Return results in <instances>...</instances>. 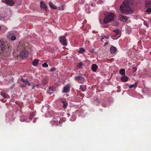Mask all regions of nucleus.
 <instances>
[{"label": "nucleus", "instance_id": "f257e3e1", "mask_svg": "<svg viewBox=\"0 0 151 151\" xmlns=\"http://www.w3.org/2000/svg\"><path fill=\"white\" fill-rule=\"evenodd\" d=\"M120 9L121 12L125 14H129L132 12V10L129 7L127 0H125L120 6Z\"/></svg>", "mask_w": 151, "mask_h": 151}, {"label": "nucleus", "instance_id": "f03ea898", "mask_svg": "<svg viewBox=\"0 0 151 151\" xmlns=\"http://www.w3.org/2000/svg\"><path fill=\"white\" fill-rule=\"evenodd\" d=\"M114 19V14L113 13H107L105 14L104 19V24H107L111 21H113Z\"/></svg>", "mask_w": 151, "mask_h": 151}, {"label": "nucleus", "instance_id": "7ed1b4c3", "mask_svg": "<svg viewBox=\"0 0 151 151\" xmlns=\"http://www.w3.org/2000/svg\"><path fill=\"white\" fill-rule=\"evenodd\" d=\"M83 75L80 74L79 75L76 76L74 77L75 80L79 83H83L85 81V79L82 76Z\"/></svg>", "mask_w": 151, "mask_h": 151}, {"label": "nucleus", "instance_id": "20e7f679", "mask_svg": "<svg viewBox=\"0 0 151 151\" xmlns=\"http://www.w3.org/2000/svg\"><path fill=\"white\" fill-rule=\"evenodd\" d=\"M59 40L60 42L63 45L66 46L67 45L66 39L65 36H60Z\"/></svg>", "mask_w": 151, "mask_h": 151}, {"label": "nucleus", "instance_id": "39448f33", "mask_svg": "<svg viewBox=\"0 0 151 151\" xmlns=\"http://www.w3.org/2000/svg\"><path fill=\"white\" fill-rule=\"evenodd\" d=\"M28 54V51L25 50H23L21 51L20 53V56L23 58L27 57Z\"/></svg>", "mask_w": 151, "mask_h": 151}, {"label": "nucleus", "instance_id": "423d86ee", "mask_svg": "<svg viewBox=\"0 0 151 151\" xmlns=\"http://www.w3.org/2000/svg\"><path fill=\"white\" fill-rule=\"evenodd\" d=\"M2 1L6 4L10 6H13L14 4V1L13 0H2Z\"/></svg>", "mask_w": 151, "mask_h": 151}, {"label": "nucleus", "instance_id": "0eeeda50", "mask_svg": "<svg viewBox=\"0 0 151 151\" xmlns=\"http://www.w3.org/2000/svg\"><path fill=\"white\" fill-rule=\"evenodd\" d=\"M70 86L69 84L66 85L63 88V92L66 93L69 92L70 89Z\"/></svg>", "mask_w": 151, "mask_h": 151}, {"label": "nucleus", "instance_id": "6e6552de", "mask_svg": "<svg viewBox=\"0 0 151 151\" xmlns=\"http://www.w3.org/2000/svg\"><path fill=\"white\" fill-rule=\"evenodd\" d=\"M60 101L63 104V107L65 109L66 108L68 105L66 100L64 99H61Z\"/></svg>", "mask_w": 151, "mask_h": 151}, {"label": "nucleus", "instance_id": "1a4fd4ad", "mask_svg": "<svg viewBox=\"0 0 151 151\" xmlns=\"http://www.w3.org/2000/svg\"><path fill=\"white\" fill-rule=\"evenodd\" d=\"M119 33V31L118 29H116L113 30L112 32L111 35L113 37H115L118 35Z\"/></svg>", "mask_w": 151, "mask_h": 151}, {"label": "nucleus", "instance_id": "9d476101", "mask_svg": "<svg viewBox=\"0 0 151 151\" xmlns=\"http://www.w3.org/2000/svg\"><path fill=\"white\" fill-rule=\"evenodd\" d=\"M119 19L120 21L122 22H126L127 21V18L126 16L122 15H121L119 16Z\"/></svg>", "mask_w": 151, "mask_h": 151}, {"label": "nucleus", "instance_id": "9b49d317", "mask_svg": "<svg viewBox=\"0 0 151 151\" xmlns=\"http://www.w3.org/2000/svg\"><path fill=\"white\" fill-rule=\"evenodd\" d=\"M116 48L113 46H112L110 48L111 53L112 54H114L116 52Z\"/></svg>", "mask_w": 151, "mask_h": 151}, {"label": "nucleus", "instance_id": "f8f14e48", "mask_svg": "<svg viewBox=\"0 0 151 151\" xmlns=\"http://www.w3.org/2000/svg\"><path fill=\"white\" fill-rule=\"evenodd\" d=\"M40 5L41 9L46 10L47 6L42 1H41Z\"/></svg>", "mask_w": 151, "mask_h": 151}, {"label": "nucleus", "instance_id": "ddd939ff", "mask_svg": "<svg viewBox=\"0 0 151 151\" xmlns=\"http://www.w3.org/2000/svg\"><path fill=\"white\" fill-rule=\"evenodd\" d=\"M98 67L96 64H93L92 65L91 67V70L93 72H96Z\"/></svg>", "mask_w": 151, "mask_h": 151}, {"label": "nucleus", "instance_id": "4468645a", "mask_svg": "<svg viewBox=\"0 0 151 151\" xmlns=\"http://www.w3.org/2000/svg\"><path fill=\"white\" fill-rule=\"evenodd\" d=\"M6 45V44L5 43L0 40V47L1 48V49L4 48Z\"/></svg>", "mask_w": 151, "mask_h": 151}, {"label": "nucleus", "instance_id": "2eb2a0df", "mask_svg": "<svg viewBox=\"0 0 151 151\" xmlns=\"http://www.w3.org/2000/svg\"><path fill=\"white\" fill-rule=\"evenodd\" d=\"M121 80L122 82H126L127 81L128 79V77L125 76H122L121 78Z\"/></svg>", "mask_w": 151, "mask_h": 151}, {"label": "nucleus", "instance_id": "dca6fc26", "mask_svg": "<svg viewBox=\"0 0 151 151\" xmlns=\"http://www.w3.org/2000/svg\"><path fill=\"white\" fill-rule=\"evenodd\" d=\"M50 122L53 126L55 125L57 126L58 124V120L57 121L56 120H52Z\"/></svg>", "mask_w": 151, "mask_h": 151}, {"label": "nucleus", "instance_id": "f3484780", "mask_svg": "<svg viewBox=\"0 0 151 151\" xmlns=\"http://www.w3.org/2000/svg\"><path fill=\"white\" fill-rule=\"evenodd\" d=\"M39 60L37 59H35L32 62V65L34 66H37L39 63Z\"/></svg>", "mask_w": 151, "mask_h": 151}, {"label": "nucleus", "instance_id": "a211bd4d", "mask_svg": "<svg viewBox=\"0 0 151 151\" xmlns=\"http://www.w3.org/2000/svg\"><path fill=\"white\" fill-rule=\"evenodd\" d=\"M49 4L50 8L53 9H57V7L54 5V4L50 2Z\"/></svg>", "mask_w": 151, "mask_h": 151}, {"label": "nucleus", "instance_id": "6ab92c4d", "mask_svg": "<svg viewBox=\"0 0 151 151\" xmlns=\"http://www.w3.org/2000/svg\"><path fill=\"white\" fill-rule=\"evenodd\" d=\"M145 5L147 7H151V1H148L146 2Z\"/></svg>", "mask_w": 151, "mask_h": 151}, {"label": "nucleus", "instance_id": "aec40b11", "mask_svg": "<svg viewBox=\"0 0 151 151\" xmlns=\"http://www.w3.org/2000/svg\"><path fill=\"white\" fill-rule=\"evenodd\" d=\"M35 116V113L33 112H32L30 114L29 116V120H32Z\"/></svg>", "mask_w": 151, "mask_h": 151}, {"label": "nucleus", "instance_id": "412c9836", "mask_svg": "<svg viewBox=\"0 0 151 151\" xmlns=\"http://www.w3.org/2000/svg\"><path fill=\"white\" fill-rule=\"evenodd\" d=\"M119 73L122 75H124L125 74V70L123 68L121 69L119 71Z\"/></svg>", "mask_w": 151, "mask_h": 151}, {"label": "nucleus", "instance_id": "4be33fe9", "mask_svg": "<svg viewBox=\"0 0 151 151\" xmlns=\"http://www.w3.org/2000/svg\"><path fill=\"white\" fill-rule=\"evenodd\" d=\"M4 51V49H1L0 47V58H1L3 55V52Z\"/></svg>", "mask_w": 151, "mask_h": 151}, {"label": "nucleus", "instance_id": "5701e85b", "mask_svg": "<svg viewBox=\"0 0 151 151\" xmlns=\"http://www.w3.org/2000/svg\"><path fill=\"white\" fill-rule=\"evenodd\" d=\"M85 50V49L81 47L79 49V50L78 51V52L80 53H82Z\"/></svg>", "mask_w": 151, "mask_h": 151}, {"label": "nucleus", "instance_id": "b1692460", "mask_svg": "<svg viewBox=\"0 0 151 151\" xmlns=\"http://www.w3.org/2000/svg\"><path fill=\"white\" fill-rule=\"evenodd\" d=\"M83 65V63L82 62H80L77 64V66L79 68H81Z\"/></svg>", "mask_w": 151, "mask_h": 151}, {"label": "nucleus", "instance_id": "393cba45", "mask_svg": "<svg viewBox=\"0 0 151 151\" xmlns=\"http://www.w3.org/2000/svg\"><path fill=\"white\" fill-rule=\"evenodd\" d=\"M48 65L47 63H45L42 64V66L44 68H47L48 67Z\"/></svg>", "mask_w": 151, "mask_h": 151}, {"label": "nucleus", "instance_id": "a878e982", "mask_svg": "<svg viewBox=\"0 0 151 151\" xmlns=\"http://www.w3.org/2000/svg\"><path fill=\"white\" fill-rule=\"evenodd\" d=\"M16 37L15 36H12L10 38V40L11 41H14L16 40Z\"/></svg>", "mask_w": 151, "mask_h": 151}, {"label": "nucleus", "instance_id": "bb28decb", "mask_svg": "<svg viewBox=\"0 0 151 151\" xmlns=\"http://www.w3.org/2000/svg\"><path fill=\"white\" fill-rule=\"evenodd\" d=\"M135 87H136V83H135L130 85L129 86V88H134Z\"/></svg>", "mask_w": 151, "mask_h": 151}, {"label": "nucleus", "instance_id": "cd10ccee", "mask_svg": "<svg viewBox=\"0 0 151 151\" xmlns=\"http://www.w3.org/2000/svg\"><path fill=\"white\" fill-rule=\"evenodd\" d=\"M109 37L108 36H104L103 37L101 38V41L103 42V40L104 39H108L109 38Z\"/></svg>", "mask_w": 151, "mask_h": 151}, {"label": "nucleus", "instance_id": "c85d7f7f", "mask_svg": "<svg viewBox=\"0 0 151 151\" xmlns=\"http://www.w3.org/2000/svg\"><path fill=\"white\" fill-rule=\"evenodd\" d=\"M27 80H25L23 78H21V81L23 82L24 83H26V82L27 81Z\"/></svg>", "mask_w": 151, "mask_h": 151}, {"label": "nucleus", "instance_id": "c756f323", "mask_svg": "<svg viewBox=\"0 0 151 151\" xmlns=\"http://www.w3.org/2000/svg\"><path fill=\"white\" fill-rule=\"evenodd\" d=\"M0 94L4 97V98L6 97V94L4 92H1Z\"/></svg>", "mask_w": 151, "mask_h": 151}, {"label": "nucleus", "instance_id": "7c9ffc66", "mask_svg": "<svg viewBox=\"0 0 151 151\" xmlns=\"http://www.w3.org/2000/svg\"><path fill=\"white\" fill-rule=\"evenodd\" d=\"M137 68L134 67L132 68V70L133 72H135L137 70Z\"/></svg>", "mask_w": 151, "mask_h": 151}, {"label": "nucleus", "instance_id": "2f4dec72", "mask_svg": "<svg viewBox=\"0 0 151 151\" xmlns=\"http://www.w3.org/2000/svg\"><path fill=\"white\" fill-rule=\"evenodd\" d=\"M25 84H27L29 86H31V83L28 81V80L26 82V83H25Z\"/></svg>", "mask_w": 151, "mask_h": 151}, {"label": "nucleus", "instance_id": "473e14b6", "mask_svg": "<svg viewBox=\"0 0 151 151\" xmlns=\"http://www.w3.org/2000/svg\"><path fill=\"white\" fill-rule=\"evenodd\" d=\"M49 88L50 90L51 91H54V89H55L53 87H51V86L49 87Z\"/></svg>", "mask_w": 151, "mask_h": 151}, {"label": "nucleus", "instance_id": "72a5a7b5", "mask_svg": "<svg viewBox=\"0 0 151 151\" xmlns=\"http://www.w3.org/2000/svg\"><path fill=\"white\" fill-rule=\"evenodd\" d=\"M56 70L55 68V67L54 68H51V69H50V72H52L53 71H55Z\"/></svg>", "mask_w": 151, "mask_h": 151}, {"label": "nucleus", "instance_id": "f704fd0d", "mask_svg": "<svg viewBox=\"0 0 151 151\" xmlns=\"http://www.w3.org/2000/svg\"><path fill=\"white\" fill-rule=\"evenodd\" d=\"M23 121H24V122H29V121L28 120L26 119V118H24V119H23Z\"/></svg>", "mask_w": 151, "mask_h": 151}, {"label": "nucleus", "instance_id": "c9c22d12", "mask_svg": "<svg viewBox=\"0 0 151 151\" xmlns=\"http://www.w3.org/2000/svg\"><path fill=\"white\" fill-rule=\"evenodd\" d=\"M147 12H151V8H148L147 10Z\"/></svg>", "mask_w": 151, "mask_h": 151}, {"label": "nucleus", "instance_id": "e433bc0d", "mask_svg": "<svg viewBox=\"0 0 151 151\" xmlns=\"http://www.w3.org/2000/svg\"><path fill=\"white\" fill-rule=\"evenodd\" d=\"M24 119V118H23L21 117V118H20V120L21 122H24V121H23V119Z\"/></svg>", "mask_w": 151, "mask_h": 151}, {"label": "nucleus", "instance_id": "4c0bfd02", "mask_svg": "<svg viewBox=\"0 0 151 151\" xmlns=\"http://www.w3.org/2000/svg\"><path fill=\"white\" fill-rule=\"evenodd\" d=\"M108 43H109V42H106L105 43V44H104V45H106L108 44Z\"/></svg>", "mask_w": 151, "mask_h": 151}, {"label": "nucleus", "instance_id": "58836bf2", "mask_svg": "<svg viewBox=\"0 0 151 151\" xmlns=\"http://www.w3.org/2000/svg\"><path fill=\"white\" fill-rule=\"evenodd\" d=\"M36 119V118H35L33 121V122L34 123L35 122Z\"/></svg>", "mask_w": 151, "mask_h": 151}, {"label": "nucleus", "instance_id": "ea45409f", "mask_svg": "<svg viewBox=\"0 0 151 151\" xmlns=\"http://www.w3.org/2000/svg\"><path fill=\"white\" fill-rule=\"evenodd\" d=\"M25 87V85L24 84H22L21 85V87Z\"/></svg>", "mask_w": 151, "mask_h": 151}, {"label": "nucleus", "instance_id": "a19ab883", "mask_svg": "<svg viewBox=\"0 0 151 151\" xmlns=\"http://www.w3.org/2000/svg\"><path fill=\"white\" fill-rule=\"evenodd\" d=\"M36 86H32V89H33L35 88V87Z\"/></svg>", "mask_w": 151, "mask_h": 151}, {"label": "nucleus", "instance_id": "79ce46f5", "mask_svg": "<svg viewBox=\"0 0 151 151\" xmlns=\"http://www.w3.org/2000/svg\"><path fill=\"white\" fill-rule=\"evenodd\" d=\"M1 30V27L0 26V31Z\"/></svg>", "mask_w": 151, "mask_h": 151}, {"label": "nucleus", "instance_id": "37998d69", "mask_svg": "<svg viewBox=\"0 0 151 151\" xmlns=\"http://www.w3.org/2000/svg\"><path fill=\"white\" fill-rule=\"evenodd\" d=\"M36 86H37V88H38V86H39V85H37Z\"/></svg>", "mask_w": 151, "mask_h": 151}, {"label": "nucleus", "instance_id": "c03bdc74", "mask_svg": "<svg viewBox=\"0 0 151 151\" xmlns=\"http://www.w3.org/2000/svg\"><path fill=\"white\" fill-rule=\"evenodd\" d=\"M120 36L119 35V36L118 37H117V38H119V37H120Z\"/></svg>", "mask_w": 151, "mask_h": 151}, {"label": "nucleus", "instance_id": "a18cd8bd", "mask_svg": "<svg viewBox=\"0 0 151 151\" xmlns=\"http://www.w3.org/2000/svg\"><path fill=\"white\" fill-rule=\"evenodd\" d=\"M24 48H25V47H24Z\"/></svg>", "mask_w": 151, "mask_h": 151}, {"label": "nucleus", "instance_id": "49530a36", "mask_svg": "<svg viewBox=\"0 0 151 151\" xmlns=\"http://www.w3.org/2000/svg\"><path fill=\"white\" fill-rule=\"evenodd\" d=\"M150 54H151V52H150Z\"/></svg>", "mask_w": 151, "mask_h": 151}]
</instances>
